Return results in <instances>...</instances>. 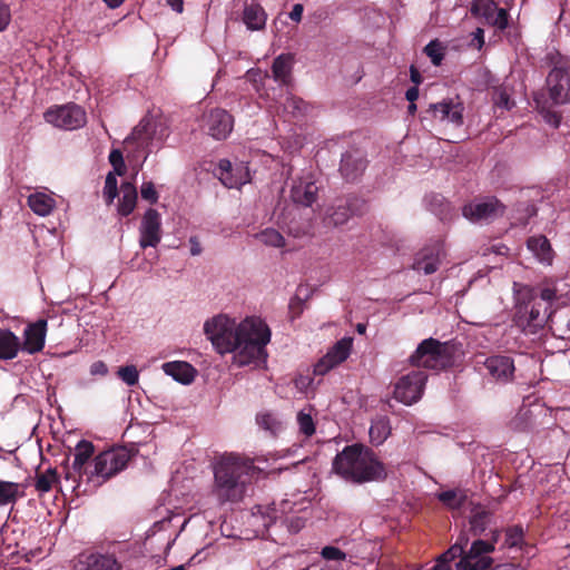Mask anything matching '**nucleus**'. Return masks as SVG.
Wrapping results in <instances>:
<instances>
[{
    "label": "nucleus",
    "instance_id": "f257e3e1",
    "mask_svg": "<svg viewBox=\"0 0 570 570\" xmlns=\"http://www.w3.org/2000/svg\"><path fill=\"white\" fill-rule=\"evenodd\" d=\"M207 338L219 354L236 352L239 366L265 360L271 330L259 317H246L236 324L226 315H217L204 324Z\"/></svg>",
    "mask_w": 570,
    "mask_h": 570
},
{
    "label": "nucleus",
    "instance_id": "f03ea898",
    "mask_svg": "<svg viewBox=\"0 0 570 570\" xmlns=\"http://www.w3.org/2000/svg\"><path fill=\"white\" fill-rule=\"evenodd\" d=\"M332 468L338 476L354 484L380 482L387 476L383 462L361 443L346 445L334 458Z\"/></svg>",
    "mask_w": 570,
    "mask_h": 570
},
{
    "label": "nucleus",
    "instance_id": "7ed1b4c3",
    "mask_svg": "<svg viewBox=\"0 0 570 570\" xmlns=\"http://www.w3.org/2000/svg\"><path fill=\"white\" fill-rule=\"evenodd\" d=\"M253 462L236 454L224 455L214 468V494L220 503L238 502L246 492Z\"/></svg>",
    "mask_w": 570,
    "mask_h": 570
},
{
    "label": "nucleus",
    "instance_id": "20e7f679",
    "mask_svg": "<svg viewBox=\"0 0 570 570\" xmlns=\"http://www.w3.org/2000/svg\"><path fill=\"white\" fill-rule=\"evenodd\" d=\"M136 452L126 446H112L99 452L92 459V470H90L89 482L101 485L110 479L122 472Z\"/></svg>",
    "mask_w": 570,
    "mask_h": 570
},
{
    "label": "nucleus",
    "instance_id": "39448f33",
    "mask_svg": "<svg viewBox=\"0 0 570 570\" xmlns=\"http://www.w3.org/2000/svg\"><path fill=\"white\" fill-rule=\"evenodd\" d=\"M454 346L450 342H440L430 337L419 344L410 356V363L417 367L442 371L454 364Z\"/></svg>",
    "mask_w": 570,
    "mask_h": 570
},
{
    "label": "nucleus",
    "instance_id": "423d86ee",
    "mask_svg": "<svg viewBox=\"0 0 570 570\" xmlns=\"http://www.w3.org/2000/svg\"><path fill=\"white\" fill-rule=\"evenodd\" d=\"M43 117L47 122L65 130L81 128L87 121L86 111L76 104L53 106L45 112Z\"/></svg>",
    "mask_w": 570,
    "mask_h": 570
},
{
    "label": "nucleus",
    "instance_id": "0eeeda50",
    "mask_svg": "<svg viewBox=\"0 0 570 570\" xmlns=\"http://www.w3.org/2000/svg\"><path fill=\"white\" fill-rule=\"evenodd\" d=\"M428 375L424 371L414 370L401 376L394 386V397L405 405H412L421 400Z\"/></svg>",
    "mask_w": 570,
    "mask_h": 570
},
{
    "label": "nucleus",
    "instance_id": "6e6552de",
    "mask_svg": "<svg viewBox=\"0 0 570 570\" xmlns=\"http://www.w3.org/2000/svg\"><path fill=\"white\" fill-rule=\"evenodd\" d=\"M365 210L366 203L364 199L356 196H348L326 209L324 224L326 226L338 227L347 223L352 216L362 215Z\"/></svg>",
    "mask_w": 570,
    "mask_h": 570
},
{
    "label": "nucleus",
    "instance_id": "1a4fd4ad",
    "mask_svg": "<svg viewBox=\"0 0 570 570\" xmlns=\"http://www.w3.org/2000/svg\"><path fill=\"white\" fill-rule=\"evenodd\" d=\"M202 130L216 140L226 139L234 128L233 116L222 108H214L204 112Z\"/></svg>",
    "mask_w": 570,
    "mask_h": 570
},
{
    "label": "nucleus",
    "instance_id": "9d476101",
    "mask_svg": "<svg viewBox=\"0 0 570 570\" xmlns=\"http://www.w3.org/2000/svg\"><path fill=\"white\" fill-rule=\"evenodd\" d=\"M513 322L515 326L528 334H535L546 323V314L541 304L535 302L520 303L515 307Z\"/></svg>",
    "mask_w": 570,
    "mask_h": 570
},
{
    "label": "nucleus",
    "instance_id": "9b49d317",
    "mask_svg": "<svg viewBox=\"0 0 570 570\" xmlns=\"http://www.w3.org/2000/svg\"><path fill=\"white\" fill-rule=\"evenodd\" d=\"M546 82L553 105L570 102V75L564 65H556L548 73Z\"/></svg>",
    "mask_w": 570,
    "mask_h": 570
},
{
    "label": "nucleus",
    "instance_id": "f8f14e48",
    "mask_svg": "<svg viewBox=\"0 0 570 570\" xmlns=\"http://www.w3.org/2000/svg\"><path fill=\"white\" fill-rule=\"evenodd\" d=\"M493 548L483 542H472L468 554L455 563L456 570H489L494 559L489 554Z\"/></svg>",
    "mask_w": 570,
    "mask_h": 570
},
{
    "label": "nucleus",
    "instance_id": "ddd939ff",
    "mask_svg": "<svg viewBox=\"0 0 570 570\" xmlns=\"http://www.w3.org/2000/svg\"><path fill=\"white\" fill-rule=\"evenodd\" d=\"M505 206L495 197H487L482 200L469 203L463 206L462 215L471 222L491 219L503 215Z\"/></svg>",
    "mask_w": 570,
    "mask_h": 570
},
{
    "label": "nucleus",
    "instance_id": "4468645a",
    "mask_svg": "<svg viewBox=\"0 0 570 570\" xmlns=\"http://www.w3.org/2000/svg\"><path fill=\"white\" fill-rule=\"evenodd\" d=\"M139 245L142 249L147 247H156L163 235L161 229V215L154 208H148L142 218L139 227Z\"/></svg>",
    "mask_w": 570,
    "mask_h": 570
},
{
    "label": "nucleus",
    "instance_id": "2eb2a0df",
    "mask_svg": "<svg viewBox=\"0 0 570 570\" xmlns=\"http://www.w3.org/2000/svg\"><path fill=\"white\" fill-rule=\"evenodd\" d=\"M95 454V445L87 440H80L75 448V458L72 462V471L67 470L65 478L77 481L76 475L87 476L89 482L90 470H92V460Z\"/></svg>",
    "mask_w": 570,
    "mask_h": 570
},
{
    "label": "nucleus",
    "instance_id": "dca6fc26",
    "mask_svg": "<svg viewBox=\"0 0 570 570\" xmlns=\"http://www.w3.org/2000/svg\"><path fill=\"white\" fill-rule=\"evenodd\" d=\"M463 111L464 106L459 99H443L440 102L431 104L426 110L435 120L445 121L454 127L463 125Z\"/></svg>",
    "mask_w": 570,
    "mask_h": 570
},
{
    "label": "nucleus",
    "instance_id": "f3484780",
    "mask_svg": "<svg viewBox=\"0 0 570 570\" xmlns=\"http://www.w3.org/2000/svg\"><path fill=\"white\" fill-rule=\"evenodd\" d=\"M47 320L39 318L38 321L28 324L23 330V342H21V351L28 354H36L43 350L47 335Z\"/></svg>",
    "mask_w": 570,
    "mask_h": 570
},
{
    "label": "nucleus",
    "instance_id": "a211bd4d",
    "mask_svg": "<svg viewBox=\"0 0 570 570\" xmlns=\"http://www.w3.org/2000/svg\"><path fill=\"white\" fill-rule=\"evenodd\" d=\"M155 134V121L149 118H142L124 142L127 147L135 145L137 150L146 151V155H148ZM147 156H145V158Z\"/></svg>",
    "mask_w": 570,
    "mask_h": 570
},
{
    "label": "nucleus",
    "instance_id": "6ab92c4d",
    "mask_svg": "<svg viewBox=\"0 0 570 570\" xmlns=\"http://www.w3.org/2000/svg\"><path fill=\"white\" fill-rule=\"evenodd\" d=\"M483 366L488 375L499 382L507 383L513 379L514 362L507 355H492L484 360Z\"/></svg>",
    "mask_w": 570,
    "mask_h": 570
},
{
    "label": "nucleus",
    "instance_id": "aec40b11",
    "mask_svg": "<svg viewBox=\"0 0 570 570\" xmlns=\"http://www.w3.org/2000/svg\"><path fill=\"white\" fill-rule=\"evenodd\" d=\"M227 188H238L248 181V171L243 166L233 167L228 159H220L214 171Z\"/></svg>",
    "mask_w": 570,
    "mask_h": 570
},
{
    "label": "nucleus",
    "instance_id": "412c9836",
    "mask_svg": "<svg viewBox=\"0 0 570 570\" xmlns=\"http://www.w3.org/2000/svg\"><path fill=\"white\" fill-rule=\"evenodd\" d=\"M318 186L311 177H299L293 180L291 187V199L293 203L309 207L317 199Z\"/></svg>",
    "mask_w": 570,
    "mask_h": 570
},
{
    "label": "nucleus",
    "instance_id": "4be33fe9",
    "mask_svg": "<svg viewBox=\"0 0 570 570\" xmlns=\"http://www.w3.org/2000/svg\"><path fill=\"white\" fill-rule=\"evenodd\" d=\"M77 570H121V564L112 554H81Z\"/></svg>",
    "mask_w": 570,
    "mask_h": 570
},
{
    "label": "nucleus",
    "instance_id": "5701e85b",
    "mask_svg": "<svg viewBox=\"0 0 570 570\" xmlns=\"http://www.w3.org/2000/svg\"><path fill=\"white\" fill-rule=\"evenodd\" d=\"M365 167L366 160L357 151H347L342 156L340 171L347 181H354Z\"/></svg>",
    "mask_w": 570,
    "mask_h": 570
},
{
    "label": "nucleus",
    "instance_id": "b1692460",
    "mask_svg": "<svg viewBox=\"0 0 570 570\" xmlns=\"http://www.w3.org/2000/svg\"><path fill=\"white\" fill-rule=\"evenodd\" d=\"M242 20L250 31H261L265 28L267 13L257 2L245 3Z\"/></svg>",
    "mask_w": 570,
    "mask_h": 570
},
{
    "label": "nucleus",
    "instance_id": "393cba45",
    "mask_svg": "<svg viewBox=\"0 0 570 570\" xmlns=\"http://www.w3.org/2000/svg\"><path fill=\"white\" fill-rule=\"evenodd\" d=\"M20 351V338L9 328H0V361L13 360Z\"/></svg>",
    "mask_w": 570,
    "mask_h": 570
},
{
    "label": "nucleus",
    "instance_id": "a878e982",
    "mask_svg": "<svg viewBox=\"0 0 570 570\" xmlns=\"http://www.w3.org/2000/svg\"><path fill=\"white\" fill-rule=\"evenodd\" d=\"M163 370L167 375L183 384H190L196 374V370L189 363L184 361L164 363Z\"/></svg>",
    "mask_w": 570,
    "mask_h": 570
},
{
    "label": "nucleus",
    "instance_id": "bb28decb",
    "mask_svg": "<svg viewBox=\"0 0 570 570\" xmlns=\"http://www.w3.org/2000/svg\"><path fill=\"white\" fill-rule=\"evenodd\" d=\"M440 265V248H425L420 256L415 259L413 268L417 272H423L425 275L433 274L438 271Z\"/></svg>",
    "mask_w": 570,
    "mask_h": 570
},
{
    "label": "nucleus",
    "instance_id": "cd10ccee",
    "mask_svg": "<svg viewBox=\"0 0 570 570\" xmlns=\"http://www.w3.org/2000/svg\"><path fill=\"white\" fill-rule=\"evenodd\" d=\"M527 246L541 263L551 264L553 259V250L546 236L540 235L530 237L527 240Z\"/></svg>",
    "mask_w": 570,
    "mask_h": 570
},
{
    "label": "nucleus",
    "instance_id": "c85d7f7f",
    "mask_svg": "<svg viewBox=\"0 0 570 570\" xmlns=\"http://www.w3.org/2000/svg\"><path fill=\"white\" fill-rule=\"evenodd\" d=\"M120 191L122 194L119 199L117 212L120 216H129L137 205V189L134 184L129 181H125L120 186Z\"/></svg>",
    "mask_w": 570,
    "mask_h": 570
},
{
    "label": "nucleus",
    "instance_id": "c756f323",
    "mask_svg": "<svg viewBox=\"0 0 570 570\" xmlns=\"http://www.w3.org/2000/svg\"><path fill=\"white\" fill-rule=\"evenodd\" d=\"M30 209L38 216H48L56 206V200L46 193H33L27 199Z\"/></svg>",
    "mask_w": 570,
    "mask_h": 570
},
{
    "label": "nucleus",
    "instance_id": "7c9ffc66",
    "mask_svg": "<svg viewBox=\"0 0 570 570\" xmlns=\"http://www.w3.org/2000/svg\"><path fill=\"white\" fill-rule=\"evenodd\" d=\"M60 483V476L56 468H49L45 472L37 470L35 489L39 493H47Z\"/></svg>",
    "mask_w": 570,
    "mask_h": 570
},
{
    "label": "nucleus",
    "instance_id": "2f4dec72",
    "mask_svg": "<svg viewBox=\"0 0 570 570\" xmlns=\"http://www.w3.org/2000/svg\"><path fill=\"white\" fill-rule=\"evenodd\" d=\"M533 101L537 110L542 116L544 121L550 126L558 128L561 122V115L551 109L549 101L544 98L543 94L535 92L533 95Z\"/></svg>",
    "mask_w": 570,
    "mask_h": 570
},
{
    "label": "nucleus",
    "instance_id": "473e14b6",
    "mask_svg": "<svg viewBox=\"0 0 570 570\" xmlns=\"http://www.w3.org/2000/svg\"><path fill=\"white\" fill-rule=\"evenodd\" d=\"M438 499L449 509L459 510L468 500V491L460 488L443 491L438 494Z\"/></svg>",
    "mask_w": 570,
    "mask_h": 570
},
{
    "label": "nucleus",
    "instance_id": "72a5a7b5",
    "mask_svg": "<svg viewBox=\"0 0 570 570\" xmlns=\"http://www.w3.org/2000/svg\"><path fill=\"white\" fill-rule=\"evenodd\" d=\"M291 70L292 57L289 55H281L275 58L272 66V72L276 81L281 82L282 85H287L291 78Z\"/></svg>",
    "mask_w": 570,
    "mask_h": 570
},
{
    "label": "nucleus",
    "instance_id": "f704fd0d",
    "mask_svg": "<svg viewBox=\"0 0 570 570\" xmlns=\"http://www.w3.org/2000/svg\"><path fill=\"white\" fill-rule=\"evenodd\" d=\"M370 440L374 445L382 444L391 434L390 421L385 416L374 420L370 426Z\"/></svg>",
    "mask_w": 570,
    "mask_h": 570
},
{
    "label": "nucleus",
    "instance_id": "c9c22d12",
    "mask_svg": "<svg viewBox=\"0 0 570 570\" xmlns=\"http://www.w3.org/2000/svg\"><path fill=\"white\" fill-rule=\"evenodd\" d=\"M352 344L353 340L351 337H344L334 344L326 356L338 365L350 356Z\"/></svg>",
    "mask_w": 570,
    "mask_h": 570
},
{
    "label": "nucleus",
    "instance_id": "e433bc0d",
    "mask_svg": "<svg viewBox=\"0 0 570 570\" xmlns=\"http://www.w3.org/2000/svg\"><path fill=\"white\" fill-rule=\"evenodd\" d=\"M21 485L16 482L0 481V505L16 503L24 493L20 491Z\"/></svg>",
    "mask_w": 570,
    "mask_h": 570
},
{
    "label": "nucleus",
    "instance_id": "4c0bfd02",
    "mask_svg": "<svg viewBox=\"0 0 570 570\" xmlns=\"http://www.w3.org/2000/svg\"><path fill=\"white\" fill-rule=\"evenodd\" d=\"M256 422L263 430L269 432L272 435H277L282 429V421L271 412H262L256 416Z\"/></svg>",
    "mask_w": 570,
    "mask_h": 570
},
{
    "label": "nucleus",
    "instance_id": "58836bf2",
    "mask_svg": "<svg viewBox=\"0 0 570 570\" xmlns=\"http://www.w3.org/2000/svg\"><path fill=\"white\" fill-rule=\"evenodd\" d=\"M491 513L484 509L476 510L470 518V530L473 535H481L488 528Z\"/></svg>",
    "mask_w": 570,
    "mask_h": 570
},
{
    "label": "nucleus",
    "instance_id": "ea45409f",
    "mask_svg": "<svg viewBox=\"0 0 570 570\" xmlns=\"http://www.w3.org/2000/svg\"><path fill=\"white\" fill-rule=\"evenodd\" d=\"M497 10V4L493 0H474L471 6V13L474 17L483 18L487 23Z\"/></svg>",
    "mask_w": 570,
    "mask_h": 570
},
{
    "label": "nucleus",
    "instance_id": "a19ab883",
    "mask_svg": "<svg viewBox=\"0 0 570 570\" xmlns=\"http://www.w3.org/2000/svg\"><path fill=\"white\" fill-rule=\"evenodd\" d=\"M492 101L495 108L507 111L511 110L515 106V102L511 99L508 89L503 86L495 87L493 89Z\"/></svg>",
    "mask_w": 570,
    "mask_h": 570
},
{
    "label": "nucleus",
    "instance_id": "79ce46f5",
    "mask_svg": "<svg viewBox=\"0 0 570 570\" xmlns=\"http://www.w3.org/2000/svg\"><path fill=\"white\" fill-rule=\"evenodd\" d=\"M255 237L266 246L271 247H284L285 238L284 236L274 228H266L261 233L256 234Z\"/></svg>",
    "mask_w": 570,
    "mask_h": 570
},
{
    "label": "nucleus",
    "instance_id": "37998d69",
    "mask_svg": "<svg viewBox=\"0 0 570 570\" xmlns=\"http://www.w3.org/2000/svg\"><path fill=\"white\" fill-rule=\"evenodd\" d=\"M524 544V530L515 524L505 530V546L508 548H522Z\"/></svg>",
    "mask_w": 570,
    "mask_h": 570
},
{
    "label": "nucleus",
    "instance_id": "c03bdc74",
    "mask_svg": "<svg viewBox=\"0 0 570 570\" xmlns=\"http://www.w3.org/2000/svg\"><path fill=\"white\" fill-rule=\"evenodd\" d=\"M468 554V550H462L459 546H451L445 552H443L438 559L436 564H442L444 567H450V562L459 558L462 560V557Z\"/></svg>",
    "mask_w": 570,
    "mask_h": 570
},
{
    "label": "nucleus",
    "instance_id": "a18cd8bd",
    "mask_svg": "<svg viewBox=\"0 0 570 570\" xmlns=\"http://www.w3.org/2000/svg\"><path fill=\"white\" fill-rule=\"evenodd\" d=\"M118 196L117 178L114 173H108L105 180L104 197L107 205L112 204Z\"/></svg>",
    "mask_w": 570,
    "mask_h": 570
},
{
    "label": "nucleus",
    "instance_id": "49530a36",
    "mask_svg": "<svg viewBox=\"0 0 570 570\" xmlns=\"http://www.w3.org/2000/svg\"><path fill=\"white\" fill-rule=\"evenodd\" d=\"M297 423L299 426V431L304 435L311 436L315 433V424L311 414L305 413L304 411L298 412Z\"/></svg>",
    "mask_w": 570,
    "mask_h": 570
},
{
    "label": "nucleus",
    "instance_id": "de8ad7c7",
    "mask_svg": "<svg viewBox=\"0 0 570 570\" xmlns=\"http://www.w3.org/2000/svg\"><path fill=\"white\" fill-rule=\"evenodd\" d=\"M118 376L129 386L138 383L139 372L134 365L121 366L118 370Z\"/></svg>",
    "mask_w": 570,
    "mask_h": 570
},
{
    "label": "nucleus",
    "instance_id": "09e8293b",
    "mask_svg": "<svg viewBox=\"0 0 570 570\" xmlns=\"http://www.w3.org/2000/svg\"><path fill=\"white\" fill-rule=\"evenodd\" d=\"M424 52L431 59L434 66H440L444 58V53L442 52V48L438 41H431L425 46Z\"/></svg>",
    "mask_w": 570,
    "mask_h": 570
},
{
    "label": "nucleus",
    "instance_id": "8fccbe9b",
    "mask_svg": "<svg viewBox=\"0 0 570 570\" xmlns=\"http://www.w3.org/2000/svg\"><path fill=\"white\" fill-rule=\"evenodd\" d=\"M508 19H509L508 11L503 8L497 7V10L493 12V16L490 19L488 24L497 27L500 30H504L508 27V22H509Z\"/></svg>",
    "mask_w": 570,
    "mask_h": 570
},
{
    "label": "nucleus",
    "instance_id": "3c124183",
    "mask_svg": "<svg viewBox=\"0 0 570 570\" xmlns=\"http://www.w3.org/2000/svg\"><path fill=\"white\" fill-rule=\"evenodd\" d=\"M140 194L142 199L149 202L150 204H156L158 202L159 195L153 181H145L141 185Z\"/></svg>",
    "mask_w": 570,
    "mask_h": 570
},
{
    "label": "nucleus",
    "instance_id": "603ef678",
    "mask_svg": "<svg viewBox=\"0 0 570 570\" xmlns=\"http://www.w3.org/2000/svg\"><path fill=\"white\" fill-rule=\"evenodd\" d=\"M321 556L328 561H342L346 558L345 552L333 546L324 547L321 551Z\"/></svg>",
    "mask_w": 570,
    "mask_h": 570
},
{
    "label": "nucleus",
    "instance_id": "864d4df0",
    "mask_svg": "<svg viewBox=\"0 0 570 570\" xmlns=\"http://www.w3.org/2000/svg\"><path fill=\"white\" fill-rule=\"evenodd\" d=\"M109 161L115 168L118 175H122V169L125 167L122 153L118 149H112L109 154Z\"/></svg>",
    "mask_w": 570,
    "mask_h": 570
},
{
    "label": "nucleus",
    "instance_id": "5fc2aeb1",
    "mask_svg": "<svg viewBox=\"0 0 570 570\" xmlns=\"http://www.w3.org/2000/svg\"><path fill=\"white\" fill-rule=\"evenodd\" d=\"M11 21V12L9 6L0 0V32L6 30Z\"/></svg>",
    "mask_w": 570,
    "mask_h": 570
},
{
    "label": "nucleus",
    "instance_id": "6e6d98bb",
    "mask_svg": "<svg viewBox=\"0 0 570 570\" xmlns=\"http://www.w3.org/2000/svg\"><path fill=\"white\" fill-rule=\"evenodd\" d=\"M334 366L336 364L325 355L315 364L314 373L316 375H324Z\"/></svg>",
    "mask_w": 570,
    "mask_h": 570
},
{
    "label": "nucleus",
    "instance_id": "4d7b16f0",
    "mask_svg": "<svg viewBox=\"0 0 570 570\" xmlns=\"http://www.w3.org/2000/svg\"><path fill=\"white\" fill-rule=\"evenodd\" d=\"M286 109H292L294 111L302 112L304 110V101L299 98L291 97L287 99L285 104Z\"/></svg>",
    "mask_w": 570,
    "mask_h": 570
},
{
    "label": "nucleus",
    "instance_id": "13d9d810",
    "mask_svg": "<svg viewBox=\"0 0 570 570\" xmlns=\"http://www.w3.org/2000/svg\"><path fill=\"white\" fill-rule=\"evenodd\" d=\"M108 373V367L105 362L96 361L90 365V374L92 375H106Z\"/></svg>",
    "mask_w": 570,
    "mask_h": 570
},
{
    "label": "nucleus",
    "instance_id": "bf43d9fd",
    "mask_svg": "<svg viewBox=\"0 0 570 570\" xmlns=\"http://www.w3.org/2000/svg\"><path fill=\"white\" fill-rule=\"evenodd\" d=\"M304 7L301 3H296L293 6L292 11L289 12L291 20L295 22H299L302 20Z\"/></svg>",
    "mask_w": 570,
    "mask_h": 570
},
{
    "label": "nucleus",
    "instance_id": "052dcab7",
    "mask_svg": "<svg viewBox=\"0 0 570 570\" xmlns=\"http://www.w3.org/2000/svg\"><path fill=\"white\" fill-rule=\"evenodd\" d=\"M500 530L495 529L493 531H491V540L489 541H485V540H482V539H476L474 540L473 542H483V543H487L489 544L490 547L493 548V551L495 550V544L497 542L499 541V538H500Z\"/></svg>",
    "mask_w": 570,
    "mask_h": 570
},
{
    "label": "nucleus",
    "instance_id": "680f3d73",
    "mask_svg": "<svg viewBox=\"0 0 570 570\" xmlns=\"http://www.w3.org/2000/svg\"><path fill=\"white\" fill-rule=\"evenodd\" d=\"M189 244H190V254L193 256H197L202 253V246H200V243L198 242L197 237H195V236L190 237Z\"/></svg>",
    "mask_w": 570,
    "mask_h": 570
},
{
    "label": "nucleus",
    "instance_id": "e2e57ef3",
    "mask_svg": "<svg viewBox=\"0 0 570 570\" xmlns=\"http://www.w3.org/2000/svg\"><path fill=\"white\" fill-rule=\"evenodd\" d=\"M405 98L409 102H414L419 98L417 86L410 87L405 92Z\"/></svg>",
    "mask_w": 570,
    "mask_h": 570
},
{
    "label": "nucleus",
    "instance_id": "0e129e2a",
    "mask_svg": "<svg viewBox=\"0 0 570 570\" xmlns=\"http://www.w3.org/2000/svg\"><path fill=\"white\" fill-rule=\"evenodd\" d=\"M541 298L547 302H551L556 298V291L553 288H543L540 294Z\"/></svg>",
    "mask_w": 570,
    "mask_h": 570
},
{
    "label": "nucleus",
    "instance_id": "69168bd1",
    "mask_svg": "<svg viewBox=\"0 0 570 570\" xmlns=\"http://www.w3.org/2000/svg\"><path fill=\"white\" fill-rule=\"evenodd\" d=\"M167 4L177 13L184 11V0H167Z\"/></svg>",
    "mask_w": 570,
    "mask_h": 570
},
{
    "label": "nucleus",
    "instance_id": "338daca9",
    "mask_svg": "<svg viewBox=\"0 0 570 570\" xmlns=\"http://www.w3.org/2000/svg\"><path fill=\"white\" fill-rule=\"evenodd\" d=\"M410 76H411V81L414 82L415 86H419L422 82V76H421L420 71L414 66H411V68H410Z\"/></svg>",
    "mask_w": 570,
    "mask_h": 570
},
{
    "label": "nucleus",
    "instance_id": "774afa93",
    "mask_svg": "<svg viewBox=\"0 0 570 570\" xmlns=\"http://www.w3.org/2000/svg\"><path fill=\"white\" fill-rule=\"evenodd\" d=\"M469 543V537L465 533H461L453 546H459L462 550H466Z\"/></svg>",
    "mask_w": 570,
    "mask_h": 570
}]
</instances>
